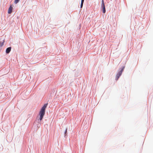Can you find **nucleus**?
Listing matches in <instances>:
<instances>
[{
	"label": "nucleus",
	"mask_w": 153,
	"mask_h": 153,
	"mask_svg": "<svg viewBox=\"0 0 153 153\" xmlns=\"http://www.w3.org/2000/svg\"><path fill=\"white\" fill-rule=\"evenodd\" d=\"M125 68V67H123L121 70L119 71L117 74L116 76V79L117 80L120 76L121 75L123 72V71Z\"/></svg>",
	"instance_id": "2"
},
{
	"label": "nucleus",
	"mask_w": 153,
	"mask_h": 153,
	"mask_svg": "<svg viewBox=\"0 0 153 153\" xmlns=\"http://www.w3.org/2000/svg\"><path fill=\"white\" fill-rule=\"evenodd\" d=\"M19 0H15L14 3L16 4H17L19 1Z\"/></svg>",
	"instance_id": "7"
},
{
	"label": "nucleus",
	"mask_w": 153,
	"mask_h": 153,
	"mask_svg": "<svg viewBox=\"0 0 153 153\" xmlns=\"http://www.w3.org/2000/svg\"><path fill=\"white\" fill-rule=\"evenodd\" d=\"M84 0H81V2H84Z\"/></svg>",
	"instance_id": "10"
},
{
	"label": "nucleus",
	"mask_w": 153,
	"mask_h": 153,
	"mask_svg": "<svg viewBox=\"0 0 153 153\" xmlns=\"http://www.w3.org/2000/svg\"><path fill=\"white\" fill-rule=\"evenodd\" d=\"M48 103L45 104L42 107L39 113V120L41 121L45 113V110L48 105Z\"/></svg>",
	"instance_id": "1"
},
{
	"label": "nucleus",
	"mask_w": 153,
	"mask_h": 153,
	"mask_svg": "<svg viewBox=\"0 0 153 153\" xmlns=\"http://www.w3.org/2000/svg\"><path fill=\"white\" fill-rule=\"evenodd\" d=\"M67 132V130L66 129V131H65V134H66V133Z\"/></svg>",
	"instance_id": "11"
},
{
	"label": "nucleus",
	"mask_w": 153,
	"mask_h": 153,
	"mask_svg": "<svg viewBox=\"0 0 153 153\" xmlns=\"http://www.w3.org/2000/svg\"><path fill=\"white\" fill-rule=\"evenodd\" d=\"M105 7L103 0H102V7Z\"/></svg>",
	"instance_id": "5"
},
{
	"label": "nucleus",
	"mask_w": 153,
	"mask_h": 153,
	"mask_svg": "<svg viewBox=\"0 0 153 153\" xmlns=\"http://www.w3.org/2000/svg\"><path fill=\"white\" fill-rule=\"evenodd\" d=\"M11 50V48L10 47H8L7 48L6 52L7 53H10Z\"/></svg>",
	"instance_id": "4"
},
{
	"label": "nucleus",
	"mask_w": 153,
	"mask_h": 153,
	"mask_svg": "<svg viewBox=\"0 0 153 153\" xmlns=\"http://www.w3.org/2000/svg\"><path fill=\"white\" fill-rule=\"evenodd\" d=\"M13 7L11 6H10L8 10V13L9 14L11 13L12 12Z\"/></svg>",
	"instance_id": "3"
},
{
	"label": "nucleus",
	"mask_w": 153,
	"mask_h": 153,
	"mask_svg": "<svg viewBox=\"0 0 153 153\" xmlns=\"http://www.w3.org/2000/svg\"><path fill=\"white\" fill-rule=\"evenodd\" d=\"M103 10V12L104 13H105L106 10L105 9V7H102Z\"/></svg>",
	"instance_id": "6"
},
{
	"label": "nucleus",
	"mask_w": 153,
	"mask_h": 153,
	"mask_svg": "<svg viewBox=\"0 0 153 153\" xmlns=\"http://www.w3.org/2000/svg\"><path fill=\"white\" fill-rule=\"evenodd\" d=\"M4 42H3L1 43V45H0V46H2L3 45V44H4Z\"/></svg>",
	"instance_id": "9"
},
{
	"label": "nucleus",
	"mask_w": 153,
	"mask_h": 153,
	"mask_svg": "<svg viewBox=\"0 0 153 153\" xmlns=\"http://www.w3.org/2000/svg\"><path fill=\"white\" fill-rule=\"evenodd\" d=\"M83 2H81V6H80L81 8L82 7V6H83Z\"/></svg>",
	"instance_id": "8"
}]
</instances>
